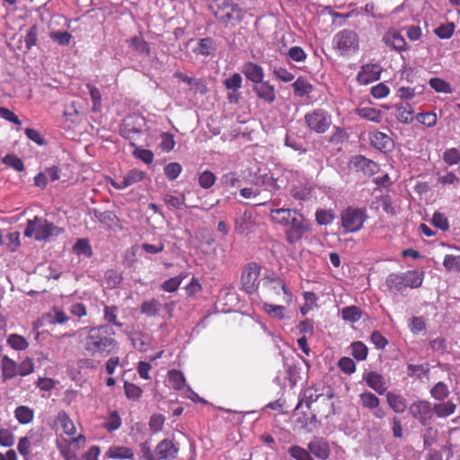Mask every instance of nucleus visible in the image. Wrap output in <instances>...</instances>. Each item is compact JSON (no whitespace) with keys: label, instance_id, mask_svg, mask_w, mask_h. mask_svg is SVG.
<instances>
[{"label":"nucleus","instance_id":"nucleus-57","mask_svg":"<svg viewBox=\"0 0 460 460\" xmlns=\"http://www.w3.org/2000/svg\"><path fill=\"white\" fill-rule=\"evenodd\" d=\"M86 87L89 90V93L93 102V111H99L102 107V93L100 90L96 86L90 84H88Z\"/></svg>","mask_w":460,"mask_h":460},{"label":"nucleus","instance_id":"nucleus-33","mask_svg":"<svg viewBox=\"0 0 460 460\" xmlns=\"http://www.w3.org/2000/svg\"><path fill=\"white\" fill-rule=\"evenodd\" d=\"M362 310L356 305H349L341 309L342 319L352 323L358 322L362 317Z\"/></svg>","mask_w":460,"mask_h":460},{"label":"nucleus","instance_id":"nucleus-58","mask_svg":"<svg viewBox=\"0 0 460 460\" xmlns=\"http://www.w3.org/2000/svg\"><path fill=\"white\" fill-rule=\"evenodd\" d=\"M271 283H272V288L275 290V292L279 294V290H282L283 293L286 296L285 301L288 304L291 303V301H292V293L288 288V287H287L286 283L284 282V280L281 279L280 278L272 279H271Z\"/></svg>","mask_w":460,"mask_h":460},{"label":"nucleus","instance_id":"nucleus-53","mask_svg":"<svg viewBox=\"0 0 460 460\" xmlns=\"http://www.w3.org/2000/svg\"><path fill=\"white\" fill-rule=\"evenodd\" d=\"M430 87L434 89L437 93H451L452 88L450 84L446 82L445 80L438 78V77H433L429 79V82Z\"/></svg>","mask_w":460,"mask_h":460},{"label":"nucleus","instance_id":"nucleus-61","mask_svg":"<svg viewBox=\"0 0 460 460\" xmlns=\"http://www.w3.org/2000/svg\"><path fill=\"white\" fill-rule=\"evenodd\" d=\"M216 181L215 174L208 170L202 172L199 176V184L203 189L211 188Z\"/></svg>","mask_w":460,"mask_h":460},{"label":"nucleus","instance_id":"nucleus-52","mask_svg":"<svg viewBox=\"0 0 460 460\" xmlns=\"http://www.w3.org/2000/svg\"><path fill=\"white\" fill-rule=\"evenodd\" d=\"M4 244L10 252H16L21 245L20 233L18 231L8 233L4 237Z\"/></svg>","mask_w":460,"mask_h":460},{"label":"nucleus","instance_id":"nucleus-45","mask_svg":"<svg viewBox=\"0 0 460 460\" xmlns=\"http://www.w3.org/2000/svg\"><path fill=\"white\" fill-rule=\"evenodd\" d=\"M164 203L171 208L182 209L185 207V195L181 193L180 196L165 194L163 197Z\"/></svg>","mask_w":460,"mask_h":460},{"label":"nucleus","instance_id":"nucleus-26","mask_svg":"<svg viewBox=\"0 0 460 460\" xmlns=\"http://www.w3.org/2000/svg\"><path fill=\"white\" fill-rule=\"evenodd\" d=\"M414 110L408 102H400L395 105V117L401 122L409 124L413 120Z\"/></svg>","mask_w":460,"mask_h":460},{"label":"nucleus","instance_id":"nucleus-12","mask_svg":"<svg viewBox=\"0 0 460 460\" xmlns=\"http://www.w3.org/2000/svg\"><path fill=\"white\" fill-rule=\"evenodd\" d=\"M334 396V393L332 388H331V393H329L328 396L322 397V400H319L318 402L314 404L311 409L312 419L314 420L317 416L320 418L327 419L330 416L335 414V405L332 401Z\"/></svg>","mask_w":460,"mask_h":460},{"label":"nucleus","instance_id":"nucleus-56","mask_svg":"<svg viewBox=\"0 0 460 460\" xmlns=\"http://www.w3.org/2000/svg\"><path fill=\"white\" fill-rule=\"evenodd\" d=\"M242 84L243 78L238 73H234L230 77L224 80V85L226 88L232 92H237L241 89Z\"/></svg>","mask_w":460,"mask_h":460},{"label":"nucleus","instance_id":"nucleus-25","mask_svg":"<svg viewBox=\"0 0 460 460\" xmlns=\"http://www.w3.org/2000/svg\"><path fill=\"white\" fill-rule=\"evenodd\" d=\"M354 166L357 170L362 171L365 174L374 175L379 170V166L374 161L363 155H358L354 160Z\"/></svg>","mask_w":460,"mask_h":460},{"label":"nucleus","instance_id":"nucleus-42","mask_svg":"<svg viewBox=\"0 0 460 460\" xmlns=\"http://www.w3.org/2000/svg\"><path fill=\"white\" fill-rule=\"evenodd\" d=\"M58 420L64 430V432L68 436H73L76 432L75 426L73 420L70 419L68 414L66 411H60L58 415Z\"/></svg>","mask_w":460,"mask_h":460},{"label":"nucleus","instance_id":"nucleus-49","mask_svg":"<svg viewBox=\"0 0 460 460\" xmlns=\"http://www.w3.org/2000/svg\"><path fill=\"white\" fill-rule=\"evenodd\" d=\"M73 250L77 255L91 257L93 254L92 247L87 239H78L74 244Z\"/></svg>","mask_w":460,"mask_h":460},{"label":"nucleus","instance_id":"nucleus-41","mask_svg":"<svg viewBox=\"0 0 460 460\" xmlns=\"http://www.w3.org/2000/svg\"><path fill=\"white\" fill-rule=\"evenodd\" d=\"M161 307V303L156 298H152L142 303L140 311L147 316H155L158 314Z\"/></svg>","mask_w":460,"mask_h":460},{"label":"nucleus","instance_id":"nucleus-34","mask_svg":"<svg viewBox=\"0 0 460 460\" xmlns=\"http://www.w3.org/2000/svg\"><path fill=\"white\" fill-rule=\"evenodd\" d=\"M14 417L21 424H28L32 421L34 411L28 406H18L14 411Z\"/></svg>","mask_w":460,"mask_h":460},{"label":"nucleus","instance_id":"nucleus-36","mask_svg":"<svg viewBox=\"0 0 460 460\" xmlns=\"http://www.w3.org/2000/svg\"><path fill=\"white\" fill-rule=\"evenodd\" d=\"M121 418L117 411H111L108 414L105 422L103 423L104 429L108 432L118 430L121 427Z\"/></svg>","mask_w":460,"mask_h":460},{"label":"nucleus","instance_id":"nucleus-28","mask_svg":"<svg viewBox=\"0 0 460 460\" xmlns=\"http://www.w3.org/2000/svg\"><path fill=\"white\" fill-rule=\"evenodd\" d=\"M128 47L139 55L148 57L150 55V47L141 36H134L127 40Z\"/></svg>","mask_w":460,"mask_h":460},{"label":"nucleus","instance_id":"nucleus-19","mask_svg":"<svg viewBox=\"0 0 460 460\" xmlns=\"http://www.w3.org/2000/svg\"><path fill=\"white\" fill-rule=\"evenodd\" d=\"M108 459L134 460L135 453L131 447L125 446H111L105 453Z\"/></svg>","mask_w":460,"mask_h":460},{"label":"nucleus","instance_id":"nucleus-10","mask_svg":"<svg viewBox=\"0 0 460 460\" xmlns=\"http://www.w3.org/2000/svg\"><path fill=\"white\" fill-rule=\"evenodd\" d=\"M305 121L308 128L317 134L325 133L332 124L331 116L323 110H314L306 113Z\"/></svg>","mask_w":460,"mask_h":460},{"label":"nucleus","instance_id":"nucleus-3","mask_svg":"<svg viewBox=\"0 0 460 460\" xmlns=\"http://www.w3.org/2000/svg\"><path fill=\"white\" fill-rule=\"evenodd\" d=\"M61 233V229L53 223L49 222L45 218L35 216L32 219H29L24 230L26 237H33L36 241H47L51 236H57Z\"/></svg>","mask_w":460,"mask_h":460},{"label":"nucleus","instance_id":"nucleus-14","mask_svg":"<svg viewBox=\"0 0 460 460\" xmlns=\"http://www.w3.org/2000/svg\"><path fill=\"white\" fill-rule=\"evenodd\" d=\"M383 42L392 50L402 52L409 49L402 33L394 28L388 29L383 35Z\"/></svg>","mask_w":460,"mask_h":460},{"label":"nucleus","instance_id":"nucleus-44","mask_svg":"<svg viewBox=\"0 0 460 460\" xmlns=\"http://www.w3.org/2000/svg\"><path fill=\"white\" fill-rule=\"evenodd\" d=\"M7 344L15 350H25L29 347L27 340L23 336L16 333L9 335Z\"/></svg>","mask_w":460,"mask_h":460},{"label":"nucleus","instance_id":"nucleus-37","mask_svg":"<svg viewBox=\"0 0 460 460\" xmlns=\"http://www.w3.org/2000/svg\"><path fill=\"white\" fill-rule=\"evenodd\" d=\"M357 114L367 120L380 122L382 120V112L372 107H362L357 109Z\"/></svg>","mask_w":460,"mask_h":460},{"label":"nucleus","instance_id":"nucleus-22","mask_svg":"<svg viewBox=\"0 0 460 460\" xmlns=\"http://www.w3.org/2000/svg\"><path fill=\"white\" fill-rule=\"evenodd\" d=\"M402 282L404 290L409 288H417L421 286L423 281V273L418 270H408L406 272L399 273Z\"/></svg>","mask_w":460,"mask_h":460},{"label":"nucleus","instance_id":"nucleus-29","mask_svg":"<svg viewBox=\"0 0 460 460\" xmlns=\"http://www.w3.org/2000/svg\"><path fill=\"white\" fill-rule=\"evenodd\" d=\"M255 185L263 186L265 188V190L270 192L269 198L271 197L272 193L275 190L279 189L277 179H275L270 173H265L263 175L257 177L255 179Z\"/></svg>","mask_w":460,"mask_h":460},{"label":"nucleus","instance_id":"nucleus-32","mask_svg":"<svg viewBox=\"0 0 460 460\" xmlns=\"http://www.w3.org/2000/svg\"><path fill=\"white\" fill-rule=\"evenodd\" d=\"M385 284L387 289L394 294L402 293L404 291L399 273H390L386 277Z\"/></svg>","mask_w":460,"mask_h":460},{"label":"nucleus","instance_id":"nucleus-51","mask_svg":"<svg viewBox=\"0 0 460 460\" xmlns=\"http://www.w3.org/2000/svg\"><path fill=\"white\" fill-rule=\"evenodd\" d=\"M263 309L272 318L278 320H282L285 318V307L283 305L265 303L263 305Z\"/></svg>","mask_w":460,"mask_h":460},{"label":"nucleus","instance_id":"nucleus-38","mask_svg":"<svg viewBox=\"0 0 460 460\" xmlns=\"http://www.w3.org/2000/svg\"><path fill=\"white\" fill-rule=\"evenodd\" d=\"M94 216L101 224L107 226L109 228L115 226L119 223L118 217L112 211L99 212L95 210Z\"/></svg>","mask_w":460,"mask_h":460},{"label":"nucleus","instance_id":"nucleus-4","mask_svg":"<svg viewBox=\"0 0 460 460\" xmlns=\"http://www.w3.org/2000/svg\"><path fill=\"white\" fill-rule=\"evenodd\" d=\"M210 9L217 21L225 26L235 25L241 20L242 9L230 0H214Z\"/></svg>","mask_w":460,"mask_h":460},{"label":"nucleus","instance_id":"nucleus-27","mask_svg":"<svg viewBox=\"0 0 460 460\" xmlns=\"http://www.w3.org/2000/svg\"><path fill=\"white\" fill-rule=\"evenodd\" d=\"M386 401L390 408L396 413H402L407 409L406 400L401 394L388 392Z\"/></svg>","mask_w":460,"mask_h":460},{"label":"nucleus","instance_id":"nucleus-7","mask_svg":"<svg viewBox=\"0 0 460 460\" xmlns=\"http://www.w3.org/2000/svg\"><path fill=\"white\" fill-rule=\"evenodd\" d=\"M332 45L341 55H351L359 48L358 36L352 30H341L334 35Z\"/></svg>","mask_w":460,"mask_h":460},{"label":"nucleus","instance_id":"nucleus-11","mask_svg":"<svg viewBox=\"0 0 460 460\" xmlns=\"http://www.w3.org/2000/svg\"><path fill=\"white\" fill-rule=\"evenodd\" d=\"M409 411L412 418L423 426L429 425L434 415L432 404L423 400L412 402L409 407Z\"/></svg>","mask_w":460,"mask_h":460},{"label":"nucleus","instance_id":"nucleus-2","mask_svg":"<svg viewBox=\"0 0 460 460\" xmlns=\"http://www.w3.org/2000/svg\"><path fill=\"white\" fill-rule=\"evenodd\" d=\"M271 221L286 227V241L289 244H295L301 241L304 235L310 230V225L304 215L296 209L277 208L270 212Z\"/></svg>","mask_w":460,"mask_h":460},{"label":"nucleus","instance_id":"nucleus-1","mask_svg":"<svg viewBox=\"0 0 460 460\" xmlns=\"http://www.w3.org/2000/svg\"><path fill=\"white\" fill-rule=\"evenodd\" d=\"M77 333L85 337L81 344L87 355L106 357L118 348L115 331L107 324L90 326L80 329Z\"/></svg>","mask_w":460,"mask_h":460},{"label":"nucleus","instance_id":"nucleus-8","mask_svg":"<svg viewBox=\"0 0 460 460\" xmlns=\"http://www.w3.org/2000/svg\"><path fill=\"white\" fill-rule=\"evenodd\" d=\"M331 386L323 384H314L313 385L307 387L303 392V396L299 400L296 410H298L303 403L305 404V406L308 409H311L314 404L319 402V400H322V397H326L329 395V393H331Z\"/></svg>","mask_w":460,"mask_h":460},{"label":"nucleus","instance_id":"nucleus-54","mask_svg":"<svg viewBox=\"0 0 460 460\" xmlns=\"http://www.w3.org/2000/svg\"><path fill=\"white\" fill-rule=\"evenodd\" d=\"M443 266L447 271H460V255L447 254L443 260Z\"/></svg>","mask_w":460,"mask_h":460},{"label":"nucleus","instance_id":"nucleus-59","mask_svg":"<svg viewBox=\"0 0 460 460\" xmlns=\"http://www.w3.org/2000/svg\"><path fill=\"white\" fill-rule=\"evenodd\" d=\"M334 217V213L331 209H319L315 213V220L321 226L332 224Z\"/></svg>","mask_w":460,"mask_h":460},{"label":"nucleus","instance_id":"nucleus-39","mask_svg":"<svg viewBox=\"0 0 460 460\" xmlns=\"http://www.w3.org/2000/svg\"><path fill=\"white\" fill-rule=\"evenodd\" d=\"M456 404L451 401H447L445 402L437 403L433 406L434 413L438 418H446L451 414H453L456 411Z\"/></svg>","mask_w":460,"mask_h":460},{"label":"nucleus","instance_id":"nucleus-6","mask_svg":"<svg viewBox=\"0 0 460 460\" xmlns=\"http://www.w3.org/2000/svg\"><path fill=\"white\" fill-rule=\"evenodd\" d=\"M367 218V210L363 208L349 207L341 213V226L346 233L359 231Z\"/></svg>","mask_w":460,"mask_h":460},{"label":"nucleus","instance_id":"nucleus-20","mask_svg":"<svg viewBox=\"0 0 460 460\" xmlns=\"http://www.w3.org/2000/svg\"><path fill=\"white\" fill-rule=\"evenodd\" d=\"M308 450L321 460H326L330 456L329 444L322 438H314L308 444Z\"/></svg>","mask_w":460,"mask_h":460},{"label":"nucleus","instance_id":"nucleus-17","mask_svg":"<svg viewBox=\"0 0 460 460\" xmlns=\"http://www.w3.org/2000/svg\"><path fill=\"white\" fill-rule=\"evenodd\" d=\"M155 453L157 460H172L177 456L178 448L170 439H163L155 447Z\"/></svg>","mask_w":460,"mask_h":460},{"label":"nucleus","instance_id":"nucleus-46","mask_svg":"<svg viewBox=\"0 0 460 460\" xmlns=\"http://www.w3.org/2000/svg\"><path fill=\"white\" fill-rule=\"evenodd\" d=\"M186 278L185 273H181L180 275L171 278L165 281H164L161 285L162 290L165 292H175L180 285L181 284L182 280Z\"/></svg>","mask_w":460,"mask_h":460},{"label":"nucleus","instance_id":"nucleus-48","mask_svg":"<svg viewBox=\"0 0 460 460\" xmlns=\"http://www.w3.org/2000/svg\"><path fill=\"white\" fill-rule=\"evenodd\" d=\"M146 173L139 169H132L130 170L124 177L123 180L127 185V187H129L137 182L141 181L145 177Z\"/></svg>","mask_w":460,"mask_h":460},{"label":"nucleus","instance_id":"nucleus-50","mask_svg":"<svg viewBox=\"0 0 460 460\" xmlns=\"http://www.w3.org/2000/svg\"><path fill=\"white\" fill-rule=\"evenodd\" d=\"M443 161L448 165H456L460 163V151L455 147L447 148L442 155Z\"/></svg>","mask_w":460,"mask_h":460},{"label":"nucleus","instance_id":"nucleus-18","mask_svg":"<svg viewBox=\"0 0 460 460\" xmlns=\"http://www.w3.org/2000/svg\"><path fill=\"white\" fill-rule=\"evenodd\" d=\"M241 72L249 81L254 84L261 83V81H262L264 78L263 68L260 65L251 61H248L243 65Z\"/></svg>","mask_w":460,"mask_h":460},{"label":"nucleus","instance_id":"nucleus-24","mask_svg":"<svg viewBox=\"0 0 460 460\" xmlns=\"http://www.w3.org/2000/svg\"><path fill=\"white\" fill-rule=\"evenodd\" d=\"M364 380L367 385L375 390L378 394H383L386 391L385 382L380 374L371 371L366 374Z\"/></svg>","mask_w":460,"mask_h":460},{"label":"nucleus","instance_id":"nucleus-16","mask_svg":"<svg viewBox=\"0 0 460 460\" xmlns=\"http://www.w3.org/2000/svg\"><path fill=\"white\" fill-rule=\"evenodd\" d=\"M252 91L257 98L271 104L276 101V90L274 85L270 84L268 81H261L253 84Z\"/></svg>","mask_w":460,"mask_h":460},{"label":"nucleus","instance_id":"nucleus-21","mask_svg":"<svg viewBox=\"0 0 460 460\" xmlns=\"http://www.w3.org/2000/svg\"><path fill=\"white\" fill-rule=\"evenodd\" d=\"M369 139L371 145L380 151H387L394 145L393 139L388 135L380 131L370 132Z\"/></svg>","mask_w":460,"mask_h":460},{"label":"nucleus","instance_id":"nucleus-63","mask_svg":"<svg viewBox=\"0 0 460 460\" xmlns=\"http://www.w3.org/2000/svg\"><path fill=\"white\" fill-rule=\"evenodd\" d=\"M3 163L7 166L13 168L17 172H22L24 170L22 160L15 155H6L3 158Z\"/></svg>","mask_w":460,"mask_h":460},{"label":"nucleus","instance_id":"nucleus-5","mask_svg":"<svg viewBox=\"0 0 460 460\" xmlns=\"http://www.w3.org/2000/svg\"><path fill=\"white\" fill-rule=\"evenodd\" d=\"M146 126L144 117L131 115L123 120L119 132L125 139L129 141L132 146H135L144 135Z\"/></svg>","mask_w":460,"mask_h":460},{"label":"nucleus","instance_id":"nucleus-40","mask_svg":"<svg viewBox=\"0 0 460 460\" xmlns=\"http://www.w3.org/2000/svg\"><path fill=\"white\" fill-rule=\"evenodd\" d=\"M290 194L295 199L308 200L312 196V188L304 184L294 185Z\"/></svg>","mask_w":460,"mask_h":460},{"label":"nucleus","instance_id":"nucleus-30","mask_svg":"<svg viewBox=\"0 0 460 460\" xmlns=\"http://www.w3.org/2000/svg\"><path fill=\"white\" fill-rule=\"evenodd\" d=\"M296 96L304 97L313 92V85L305 77H298L292 84Z\"/></svg>","mask_w":460,"mask_h":460},{"label":"nucleus","instance_id":"nucleus-47","mask_svg":"<svg viewBox=\"0 0 460 460\" xmlns=\"http://www.w3.org/2000/svg\"><path fill=\"white\" fill-rule=\"evenodd\" d=\"M351 355L358 361L365 360L368 354L367 347L361 341L352 342L350 345Z\"/></svg>","mask_w":460,"mask_h":460},{"label":"nucleus","instance_id":"nucleus-15","mask_svg":"<svg viewBox=\"0 0 460 460\" xmlns=\"http://www.w3.org/2000/svg\"><path fill=\"white\" fill-rule=\"evenodd\" d=\"M382 68L378 64H367L361 66L357 75L360 84H368L380 78Z\"/></svg>","mask_w":460,"mask_h":460},{"label":"nucleus","instance_id":"nucleus-35","mask_svg":"<svg viewBox=\"0 0 460 460\" xmlns=\"http://www.w3.org/2000/svg\"><path fill=\"white\" fill-rule=\"evenodd\" d=\"M168 382L174 390H181L185 385V377L181 371L172 369L168 372Z\"/></svg>","mask_w":460,"mask_h":460},{"label":"nucleus","instance_id":"nucleus-55","mask_svg":"<svg viewBox=\"0 0 460 460\" xmlns=\"http://www.w3.org/2000/svg\"><path fill=\"white\" fill-rule=\"evenodd\" d=\"M124 390L127 398L134 401L138 400L143 393L138 385L128 381L124 382Z\"/></svg>","mask_w":460,"mask_h":460},{"label":"nucleus","instance_id":"nucleus-43","mask_svg":"<svg viewBox=\"0 0 460 460\" xmlns=\"http://www.w3.org/2000/svg\"><path fill=\"white\" fill-rule=\"evenodd\" d=\"M119 308L116 305H105L103 309L104 320L117 327H122V323L118 321Z\"/></svg>","mask_w":460,"mask_h":460},{"label":"nucleus","instance_id":"nucleus-62","mask_svg":"<svg viewBox=\"0 0 460 460\" xmlns=\"http://www.w3.org/2000/svg\"><path fill=\"white\" fill-rule=\"evenodd\" d=\"M288 453L296 460H314L310 452L299 446L291 447Z\"/></svg>","mask_w":460,"mask_h":460},{"label":"nucleus","instance_id":"nucleus-64","mask_svg":"<svg viewBox=\"0 0 460 460\" xmlns=\"http://www.w3.org/2000/svg\"><path fill=\"white\" fill-rule=\"evenodd\" d=\"M57 447L66 460H79L76 453L72 450L68 443L57 442Z\"/></svg>","mask_w":460,"mask_h":460},{"label":"nucleus","instance_id":"nucleus-13","mask_svg":"<svg viewBox=\"0 0 460 460\" xmlns=\"http://www.w3.org/2000/svg\"><path fill=\"white\" fill-rule=\"evenodd\" d=\"M362 408L370 411L376 419H383L385 416V411L380 408V399L369 391L361 393L358 396Z\"/></svg>","mask_w":460,"mask_h":460},{"label":"nucleus","instance_id":"nucleus-31","mask_svg":"<svg viewBox=\"0 0 460 460\" xmlns=\"http://www.w3.org/2000/svg\"><path fill=\"white\" fill-rule=\"evenodd\" d=\"M373 204H376V208H381L387 215L393 217L397 213L396 208L394 205L393 199L389 195H381L376 199Z\"/></svg>","mask_w":460,"mask_h":460},{"label":"nucleus","instance_id":"nucleus-60","mask_svg":"<svg viewBox=\"0 0 460 460\" xmlns=\"http://www.w3.org/2000/svg\"><path fill=\"white\" fill-rule=\"evenodd\" d=\"M181 170H182L181 165L179 163L173 162V163L168 164L164 168V172L169 181H174L178 178V176L181 172Z\"/></svg>","mask_w":460,"mask_h":460},{"label":"nucleus","instance_id":"nucleus-23","mask_svg":"<svg viewBox=\"0 0 460 460\" xmlns=\"http://www.w3.org/2000/svg\"><path fill=\"white\" fill-rule=\"evenodd\" d=\"M0 367L3 381L10 380L18 376V364L7 355L2 357Z\"/></svg>","mask_w":460,"mask_h":460},{"label":"nucleus","instance_id":"nucleus-9","mask_svg":"<svg viewBox=\"0 0 460 460\" xmlns=\"http://www.w3.org/2000/svg\"><path fill=\"white\" fill-rule=\"evenodd\" d=\"M261 270V266L255 261L244 265L241 274V284L246 293L252 294L258 289Z\"/></svg>","mask_w":460,"mask_h":460}]
</instances>
